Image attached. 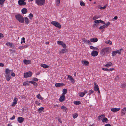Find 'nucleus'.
Returning <instances> with one entry per match:
<instances>
[{
    "label": "nucleus",
    "mask_w": 126,
    "mask_h": 126,
    "mask_svg": "<svg viewBox=\"0 0 126 126\" xmlns=\"http://www.w3.org/2000/svg\"><path fill=\"white\" fill-rule=\"evenodd\" d=\"M98 54V53L97 51H93L91 53V55L93 57H95Z\"/></svg>",
    "instance_id": "obj_9"
},
{
    "label": "nucleus",
    "mask_w": 126,
    "mask_h": 126,
    "mask_svg": "<svg viewBox=\"0 0 126 126\" xmlns=\"http://www.w3.org/2000/svg\"><path fill=\"white\" fill-rule=\"evenodd\" d=\"M44 109V108L42 107H41L39 108L38 109V111H42Z\"/></svg>",
    "instance_id": "obj_50"
},
{
    "label": "nucleus",
    "mask_w": 126,
    "mask_h": 126,
    "mask_svg": "<svg viewBox=\"0 0 126 126\" xmlns=\"http://www.w3.org/2000/svg\"><path fill=\"white\" fill-rule=\"evenodd\" d=\"M35 3L38 6L44 5L45 3V0H35Z\"/></svg>",
    "instance_id": "obj_3"
},
{
    "label": "nucleus",
    "mask_w": 126,
    "mask_h": 126,
    "mask_svg": "<svg viewBox=\"0 0 126 126\" xmlns=\"http://www.w3.org/2000/svg\"><path fill=\"white\" fill-rule=\"evenodd\" d=\"M27 9L26 8H23L21 10L22 13L23 14H26L27 12Z\"/></svg>",
    "instance_id": "obj_23"
},
{
    "label": "nucleus",
    "mask_w": 126,
    "mask_h": 126,
    "mask_svg": "<svg viewBox=\"0 0 126 126\" xmlns=\"http://www.w3.org/2000/svg\"><path fill=\"white\" fill-rule=\"evenodd\" d=\"M32 79L35 81H37L38 80V79L36 78H33Z\"/></svg>",
    "instance_id": "obj_54"
},
{
    "label": "nucleus",
    "mask_w": 126,
    "mask_h": 126,
    "mask_svg": "<svg viewBox=\"0 0 126 126\" xmlns=\"http://www.w3.org/2000/svg\"><path fill=\"white\" fill-rule=\"evenodd\" d=\"M68 78L69 80H70L71 82H75V80L72 76L70 75H68Z\"/></svg>",
    "instance_id": "obj_17"
},
{
    "label": "nucleus",
    "mask_w": 126,
    "mask_h": 126,
    "mask_svg": "<svg viewBox=\"0 0 126 126\" xmlns=\"http://www.w3.org/2000/svg\"><path fill=\"white\" fill-rule=\"evenodd\" d=\"M108 122V119L106 117H104L102 120V122L103 123H107Z\"/></svg>",
    "instance_id": "obj_25"
},
{
    "label": "nucleus",
    "mask_w": 126,
    "mask_h": 126,
    "mask_svg": "<svg viewBox=\"0 0 126 126\" xmlns=\"http://www.w3.org/2000/svg\"><path fill=\"white\" fill-rule=\"evenodd\" d=\"M107 6V5H105V6H103V7H99L98 8L101 10L104 9L106 8V7Z\"/></svg>",
    "instance_id": "obj_38"
},
{
    "label": "nucleus",
    "mask_w": 126,
    "mask_h": 126,
    "mask_svg": "<svg viewBox=\"0 0 126 126\" xmlns=\"http://www.w3.org/2000/svg\"><path fill=\"white\" fill-rule=\"evenodd\" d=\"M15 118V116L14 115L12 117L10 118V119L11 120L14 119Z\"/></svg>",
    "instance_id": "obj_58"
},
{
    "label": "nucleus",
    "mask_w": 126,
    "mask_h": 126,
    "mask_svg": "<svg viewBox=\"0 0 126 126\" xmlns=\"http://www.w3.org/2000/svg\"><path fill=\"white\" fill-rule=\"evenodd\" d=\"M51 23L54 26L57 27L59 29H60L61 27L60 24L57 21H52L51 22Z\"/></svg>",
    "instance_id": "obj_4"
},
{
    "label": "nucleus",
    "mask_w": 126,
    "mask_h": 126,
    "mask_svg": "<svg viewBox=\"0 0 126 126\" xmlns=\"http://www.w3.org/2000/svg\"><path fill=\"white\" fill-rule=\"evenodd\" d=\"M57 43L58 44L61 45L63 44V41H59L57 42Z\"/></svg>",
    "instance_id": "obj_37"
},
{
    "label": "nucleus",
    "mask_w": 126,
    "mask_h": 126,
    "mask_svg": "<svg viewBox=\"0 0 126 126\" xmlns=\"http://www.w3.org/2000/svg\"><path fill=\"white\" fill-rule=\"evenodd\" d=\"M25 0H19L18 1V4L20 6H23L25 5L26 4V2L24 1Z\"/></svg>",
    "instance_id": "obj_8"
},
{
    "label": "nucleus",
    "mask_w": 126,
    "mask_h": 126,
    "mask_svg": "<svg viewBox=\"0 0 126 126\" xmlns=\"http://www.w3.org/2000/svg\"><path fill=\"white\" fill-rule=\"evenodd\" d=\"M62 47L64 48H66V44L64 43H63V44H62V45H61Z\"/></svg>",
    "instance_id": "obj_51"
},
{
    "label": "nucleus",
    "mask_w": 126,
    "mask_h": 126,
    "mask_svg": "<svg viewBox=\"0 0 126 126\" xmlns=\"http://www.w3.org/2000/svg\"><path fill=\"white\" fill-rule=\"evenodd\" d=\"M11 75L13 77H14L15 76V74L14 73H13V72H11Z\"/></svg>",
    "instance_id": "obj_56"
},
{
    "label": "nucleus",
    "mask_w": 126,
    "mask_h": 126,
    "mask_svg": "<svg viewBox=\"0 0 126 126\" xmlns=\"http://www.w3.org/2000/svg\"><path fill=\"white\" fill-rule=\"evenodd\" d=\"M100 20H96L94 21V22L96 23H99Z\"/></svg>",
    "instance_id": "obj_57"
},
{
    "label": "nucleus",
    "mask_w": 126,
    "mask_h": 126,
    "mask_svg": "<svg viewBox=\"0 0 126 126\" xmlns=\"http://www.w3.org/2000/svg\"><path fill=\"white\" fill-rule=\"evenodd\" d=\"M105 115L104 114H101L98 116V120H100L102 119V118L105 117Z\"/></svg>",
    "instance_id": "obj_19"
},
{
    "label": "nucleus",
    "mask_w": 126,
    "mask_h": 126,
    "mask_svg": "<svg viewBox=\"0 0 126 126\" xmlns=\"http://www.w3.org/2000/svg\"><path fill=\"white\" fill-rule=\"evenodd\" d=\"M112 64L111 63L109 62L106 64L105 65V66L107 67H109L110 66L112 65Z\"/></svg>",
    "instance_id": "obj_28"
},
{
    "label": "nucleus",
    "mask_w": 126,
    "mask_h": 126,
    "mask_svg": "<svg viewBox=\"0 0 126 126\" xmlns=\"http://www.w3.org/2000/svg\"><path fill=\"white\" fill-rule=\"evenodd\" d=\"M94 91L95 92L98 91V93H100V91L98 85L95 82H94Z\"/></svg>",
    "instance_id": "obj_7"
},
{
    "label": "nucleus",
    "mask_w": 126,
    "mask_h": 126,
    "mask_svg": "<svg viewBox=\"0 0 126 126\" xmlns=\"http://www.w3.org/2000/svg\"><path fill=\"white\" fill-rule=\"evenodd\" d=\"M13 70H9L8 68H7L5 70V73L6 75H10V73L13 72Z\"/></svg>",
    "instance_id": "obj_11"
},
{
    "label": "nucleus",
    "mask_w": 126,
    "mask_h": 126,
    "mask_svg": "<svg viewBox=\"0 0 126 126\" xmlns=\"http://www.w3.org/2000/svg\"><path fill=\"white\" fill-rule=\"evenodd\" d=\"M63 93L62 95H65V94L67 93V90L66 89H63Z\"/></svg>",
    "instance_id": "obj_31"
},
{
    "label": "nucleus",
    "mask_w": 126,
    "mask_h": 126,
    "mask_svg": "<svg viewBox=\"0 0 126 126\" xmlns=\"http://www.w3.org/2000/svg\"><path fill=\"white\" fill-rule=\"evenodd\" d=\"M61 108L62 109H64V110H66L67 109V108L66 107H65L63 106L61 107Z\"/></svg>",
    "instance_id": "obj_49"
},
{
    "label": "nucleus",
    "mask_w": 126,
    "mask_h": 126,
    "mask_svg": "<svg viewBox=\"0 0 126 126\" xmlns=\"http://www.w3.org/2000/svg\"><path fill=\"white\" fill-rule=\"evenodd\" d=\"M98 18V17H97L96 16H94L93 18V19L94 20H95L96 19H97Z\"/></svg>",
    "instance_id": "obj_62"
},
{
    "label": "nucleus",
    "mask_w": 126,
    "mask_h": 126,
    "mask_svg": "<svg viewBox=\"0 0 126 126\" xmlns=\"http://www.w3.org/2000/svg\"><path fill=\"white\" fill-rule=\"evenodd\" d=\"M29 82L28 81H26L25 82H24L23 83V85L24 86H26L27 85H29Z\"/></svg>",
    "instance_id": "obj_45"
},
{
    "label": "nucleus",
    "mask_w": 126,
    "mask_h": 126,
    "mask_svg": "<svg viewBox=\"0 0 126 126\" xmlns=\"http://www.w3.org/2000/svg\"><path fill=\"white\" fill-rule=\"evenodd\" d=\"M65 99V95H62L60 96V98L59 100L60 102H63Z\"/></svg>",
    "instance_id": "obj_14"
},
{
    "label": "nucleus",
    "mask_w": 126,
    "mask_h": 126,
    "mask_svg": "<svg viewBox=\"0 0 126 126\" xmlns=\"http://www.w3.org/2000/svg\"><path fill=\"white\" fill-rule=\"evenodd\" d=\"M105 126H111L110 124H105Z\"/></svg>",
    "instance_id": "obj_64"
},
{
    "label": "nucleus",
    "mask_w": 126,
    "mask_h": 126,
    "mask_svg": "<svg viewBox=\"0 0 126 126\" xmlns=\"http://www.w3.org/2000/svg\"><path fill=\"white\" fill-rule=\"evenodd\" d=\"M32 72L29 71L24 73V77L25 78L31 77L32 75Z\"/></svg>",
    "instance_id": "obj_6"
},
{
    "label": "nucleus",
    "mask_w": 126,
    "mask_h": 126,
    "mask_svg": "<svg viewBox=\"0 0 126 126\" xmlns=\"http://www.w3.org/2000/svg\"><path fill=\"white\" fill-rule=\"evenodd\" d=\"M112 55L113 56H114L117 54L116 52L114 51H113L111 53Z\"/></svg>",
    "instance_id": "obj_44"
},
{
    "label": "nucleus",
    "mask_w": 126,
    "mask_h": 126,
    "mask_svg": "<svg viewBox=\"0 0 126 126\" xmlns=\"http://www.w3.org/2000/svg\"><path fill=\"white\" fill-rule=\"evenodd\" d=\"M106 44L111 45L112 44V43L111 41L110 40H109L107 42H106Z\"/></svg>",
    "instance_id": "obj_46"
},
{
    "label": "nucleus",
    "mask_w": 126,
    "mask_h": 126,
    "mask_svg": "<svg viewBox=\"0 0 126 126\" xmlns=\"http://www.w3.org/2000/svg\"><path fill=\"white\" fill-rule=\"evenodd\" d=\"M81 63L85 65H87L89 64V63L87 61H82Z\"/></svg>",
    "instance_id": "obj_22"
},
{
    "label": "nucleus",
    "mask_w": 126,
    "mask_h": 126,
    "mask_svg": "<svg viewBox=\"0 0 126 126\" xmlns=\"http://www.w3.org/2000/svg\"><path fill=\"white\" fill-rule=\"evenodd\" d=\"M90 41L93 42H97L98 39L96 38H94L90 39Z\"/></svg>",
    "instance_id": "obj_21"
},
{
    "label": "nucleus",
    "mask_w": 126,
    "mask_h": 126,
    "mask_svg": "<svg viewBox=\"0 0 126 126\" xmlns=\"http://www.w3.org/2000/svg\"><path fill=\"white\" fill-rule=\"evenodd\" d=\"M17 99L16 97L14 98L13 103L11 105L13 107L17 104Z\"/></svg>",
    "instance_id": "obj_10"
},
{
    "label": "nucleus",
    "mask_w": 126,
    "mask_h": 126,
    "mask_svg": "<svg viewBox=\"0 0 126 126\" xmlns=\"http://www.w3.org/2000/svg\"><path fill=\"white\" fill-rule=\"evenodd\" d=\"M22 40L23 41L24 43L25 42V38L24 37H22Z\"/></svg>",
    "instance_id": "obj_63"
},
{
    "label": "nucleus",
    "mask_w": 126,
    "mask_h": 126,
    "mask_svg": "<svg viewBox=\"0 0 126 126\" xmlns=\"http://www.w3.org/2000/svg\"><path fill=\"white\" fill-rule=\"evenodd\" d=\"M40 66L41 67L45 68H48L49 67V66L48 65H47L46 64H41L40 65Z\"/></svg>",
    "instance_id": "obj_26"
},
{
    "label": "nucleus",
    "mask_w": 126,
    "mask_h": 126,
    "mask_svg": "<svg viewBox=\"0 0 126 126\" xmlns=\"http://www.w3.org/2000/svg\"><path fill=\"white\" fill-rule=\"evenodd\" d=\"M64 84L62 83H56L55 84L56 87H59L60 86H62Z\"/></svg>",
    "instance_id": "obj_20"
},
{
    "label": "nucleus",
    "mask_w": 126,
    "mask_h": 126,
    "mask_svg": "<svg viewBox=\"0 0 126 126\" xmlns=\"http://www.w3.org/2000/svg\"><path fill=\"white\" fill-rule=\"evenodd\" d=\"M33 16V15L32 14V13H30L28 16L30 18V19H32V17Z\"/></svg>",
    "instance_id": "obj_40"
},
{
    "label": "nucleus",
    "mask_w": 126,
    "mask_h": 126,
    "mask_svg": "<svg viewBox=\"0 0 126 126\" xmlns=\"http://www.w3.org/2000/svg\"><path fill=\"white\" fill-rule=\"evenodd\" d=\"M6 45L7 46H9L11 47H12V43L10 42H8L6 43Z\"/></svg>",
    "instance_id": "obj_35"
},
{
    "label": "nucleus",
    "mask_w": 126,
    "mask_h": 126,
    "mask_svg": "<svg viewBox=\"0 0 126 126\" xmlns=\"http://www.w3.org/2000/svg\"><path fill=\"white\" fill-rule=\"evenodd\" d=\"M60 0H57L56 2V5L57 6H59L60 4Z\"/></svg>",
    "instance_id": "obj_39"
},
{
    "label": "nucleus",
    "mask_w": 126,
    "mask_h": 126,
    "mask_svg": "<svg viewBox=\"0 0 126 126\" xmlns=\"http://www.w3.org/2000/svg\"><path fill=\"white\" fill-rule=\"evenodd\" d=\"M110 48L109 47H106L102 49L100 52V55L102 56L105 55L106 54H108L109 52Z\"/></svg>",
    "instance_id": "obj_1"
},
{
    "label": "nucleus",
    "mask_w": 126,
    "mask_h": 126,
    "mask_svg": "<svg viewBox=\"0 0 126 126\" xmlns=\"http://www.w3.org/2000/svg\"><path fill=\"white\" fill-rule=\"evenodd\" d=\"M110 22H108L104 25L102 26L99 28V29L100 30H102L103 31H104V29L106 28H107L109 25H110Z\"/></svg>",
    "instance_id": "obj_5"
},
{
    "label": "nucleus",
    "mask_w": 126,
    "mask_h": 126,
    "mask_svg": "<svg viewBox=\"0 0 126 126\" xmlns=\"http://www.w3.org/2000/svg\"><path fill=\"white\" fill-rule=\"evenodd\" d=\"M72 116L73 118L74 119H75L77 117H78V114L76 113H75L73 114Z\"/></svg>",
    "instance_id": "obj_33"
},
{
    "label": "nucleus",
    "mask_w": 126,
    "mask_h": 126,
    "mask_svg": "<svg viewBox=\"0 0 126 126\" xmlns=\"http://www.w3.org/2000/svg\"><path fill=\"white\" fill-rule=\"evenodd\" d=\"M3 35L2 34L0 33V39L1 38H2L3 37Z\"/></svg>",
    "instance_id": "obj_60"
},
{
    "label": "nucleus",
    "mask_w": 126,
    "mask_h": 126,
    "mask_svg": "<svg viewBox=\"0 0 126 126\" xmlns=\"http://www.w3.org/2000/svg\"><path fill=\"white\" fill-rule=\"evenodd\" d=\"M24 19L25 23L26 24H28L30 21V20L27 17H25Z\"/></svg>",
    "instance_id": "obj_30"
},
{
    "label": "nucleus",
    "mask_w": 126,
    "mask_h": 126,
    "mask_svg": "<svg viewBox=\"0 0 126 126\" xmlns=\"http://www.w3.org/2000/svg\"><path fill=\"white\" fill-rule=\"evenodd\" d=\"M90 48L91 49L95 50H97L98 49V48H97L96 47H94L92 46H90Z\"/></svg>",
    "instance_id": "obj_34"
},
{
    "label": "nucleus",
    "mask_w": 126,
    "mask_h": 126,
    "mask_svg": "<svg viewBox=\"0 0 126 126\" xmlns=\"http://www.w3.org/2000/svg\"><path fill=\"white\" fill-rule=\"evenodd\" d=\"M102 69L104 71H109V69L105 68H102Z\"/></svg>",
    "instance_id": "obj_52"
},
{
    "label": "nucleus",
    "mask_w": 126,
    "mask_h": 126,
    "mask_svg": "<svg viewBox=\"0 0 126 126\" xmlns=\"http://www.w3.org/2000/svg\"><path fill=\"white\" fill-rule=\"evenodd\" d=\"M80 5L82 6H84L85 5V3L82 0L80 1Z\"/></svg>",
    "instance_id": "obj_36"
},
{
    "label": "nucleus",
    "mask_w": 126,
    "mask_h": 126,
    "mask_svg": "<svg viewBox=\"0 0 126 126\" xmlns=\"http://www.w3.org/2000/svg\"><path fill=\"white\" fill-rule=\"evenodd\" d=\"M31 60H23L24 63L26 64L31 63Z\"/></svg>",
    "instance_id": "obj_18"
},
{
    "label": "nucleus",
    "mask_w": 126,
    "mask_h": 126,
    "mask_svg": "<svg viewBox=\"0 0 126 126\" xmlns=\"http://www.w3.org/2000/svg\"><path fill=\"white\" fill-rule=\"evenodd\" d=\"M99 22V23H102L104 24H105V22L104 21L102 20H100V21Z\"/></svg>",
    "instance_id": "obj_55"
},
{
    "label": "nucleus",
    "mask_w": 126,
    "mask_h": 126,
    "mask_svg": "<svg viewBox=\"0 0 126 126\" xmlns=\"http://www.w3.org/2000/svg\"><path fill=\"white\" fill-rule=\"evenodd\" d=\"M67 49L66 48L64 49H61L59 52V53L60 54H63L64 53H66L67 51Z\"/></svg>",
    "instance_id": "obj_13"
},
{
    "label": "nucleus",
    "mask_w": 126,
    "mask_h": 126,
    "mask_svg": "<svg viewBox=\"0 0 126 126\" xmlns=\"http://www.w3.org/2000/svg\"><path fill=\"white\" fill-rule=\"evenodd\" d=\"M94 91L92 89L90 90L89 91L88 95H90L92 93H94Z\"/></svg>",
    "instance_id": "obj_42"
},
{
    "label": "nucleus",
    "mask_w": 126,
    "mask_h": 126,
    "mask_svg": "<svg viewBox=\"0 0 126 126\" xmlns=\"http://www.w3.org/2000/svg\"><path fill=\"white\" fill-rule=\"evenodd\" d=\"M36 96V97L39 99L42 100L44 99V98L41 96L40 94H39Z\"/></svg>",
    "instance_id": "obj_24"
},
{
    "label": "nucleus",
    "mask_w": 126,
    "mask_h": 126,
    "mask_svg": "<svg viewBox=\"0 0 126 126\" xmlns=\"http://www.w3.org/2000/svg\"><path fill=\"white\" fill-rule=\"evenodd\" d=\"M24 119L22 117H19L17 118V121L19 123H22L23 122Z\"/></svg>",
    "instance_id": "obj_12"
},
{
    "label": "nucleus",
    "mask_w": 126,
    "mask_h": 126,
    "mask_svg": "<svg viewBox=\"0 0 126 126\" xmlns=\"http://www.w3.org/2000/svg\"><path fill=\"white\" fill-rule=\"evenodd\" d=\"M5 0H0V4H3Z\"/></svg>",
    "instance_id": "obj_47"
},
{
    "label": "nucleus",
    "mask_w": 126,
    "mask_h": 126,
    "mask_svg": "<svg viewBox=\"0 0 126 126\" xmlns=\"http://www.w3.org/2000/svg\"><path fill=\"white\" fill-rule=\"evenodd\" d=\"M126 110V107L124 108L121 111V115L122 116L124 115L125 114V110Z\"/></svg>",
    "instance_id": "obj_27"
},
{
    "label": "nucleus",
    "mask_w": 126,
    "mask_h": 126,
    "mask_svg": "<svg viewBox=\"0 0 126 126\" xmlns=\"http://www.w3.org/2000/svg\"><path fill=\"white\" fill-rule=\"evenodd\" d=\"M83 40L84 43L87 44H90V41L89 40H87L86 39L84 38L83 39Z\"/></svg>",
    "instance_id": "obj_29"
},
{
    "label": "nucleus",
    "mask_w": 126,
    "mask_h": 126,
    "mask_svg": "<svg viewBox=\"0 0 126 126\" xmlns=\"http://www.w3.org/2000/svg\"><path fill=\"white\" fill-rule=\"evenodd\" d=\"M115 51L116 53V54H118L119 55H120L121 54V52H120V50H118Z\"/></svg>",
    "instance_id": "obj_48"
},
{
    "label": "nucleus",
    "mask_w": 126,
    "mask_h": 126,
    "mask_svg": "<svg viewBox=\"0 0 126 126\" xmlns=\"http://www.w3.org/2000/svg\"><path fill=\"white\" fill-rule=\"evenodd\" d=\"M35 103L38 106H39L40 104V103L39 102H38L37 101H35Z\"/></svg>",
    "instance_id": "obj_53"
},
{
    "label": "nucleus",
    "mask_w": 126,
    "mask_h": 126,
    "mask_svg": "<svg viewBox=\"0 0 126 126\" xmlns=\"http://www.w3.org/2000/svg\"><path fill=\"white\" fill-rule=\"evenodd\" d=\"M97 25L98 24L95 23L93 24V27H97Z\"/></svg>",
    "instance_id": "obj_61"
},
{
    "label": "nucleus",
    "mask_w": 126,
    "mask_h": 126,
    "mask_svg": "<svg viewBox=\"0 0 126 126\" xmlns=\"http://www.w3.org/2000/svg\"><path fill=\"white\" fill-rule=\"evenodd\" d=\"M120 110V108H112L111 109V110L114 112L118 111Z\"/></svg>",
    "instance_id": "obj_15"
},
{
    "label": "nucleus",
    "mask_w": 126,
    "mask_h": 126,
    "mask_svg": "<svg viewBox=\"0 0 126 126\" xmlns=\"http://www.w3.org/2000/svg\"><path fill=\"white\" fill-rule=\"evenodd\" d=\"M74 103L75 104L78 105L80 104L81 103V102L79 101H75Z\"/></svg>",
    "instance_id": "obj_43"
},
{
    "label": "nucleus",
    "mask_w": 126,
    "mask_h": 126,
    "mask_svg": "<svg viewBox=\"0 0 126 126\" xmlns=\"http://www.w3.org/2000/svg\"><path fill=\"white\" fill-rule=\"evenodd\" d=\"M29 83H31L32 84H33L34 86H37V83L34 82V81H30L29 82Z\"/></svg>",
    "instance_id": "obj_32"
},
{
    "label": "nucleus",
    "mask_w": 126,
    "mask_h": 126,
    "mask_svg": "<svg viewBox=\"0 0 126 126\" xmlns=\"http://www.w3.org/2000/svg\"><path fill=\"white\" fill-rule=\"evenodd\" d=\"M15 17L19 22L22 23L24 22V17L20 15L17 14L15 16Z\"/></svg>",
    "instance_id": "obj_2"
},
{
    "label": "nucleus",
    "mask_w": 126,
    "mask_h": 126,
    "mask_svg": "<svg viewBox=\"0 0 126 126\" xmlns=\"http://www.w3.org/2000/svg\"><path fill=\"white\" fill-rule=\"evenodd\" d=\"M5 78L6 80L7 81H9L11 78V77L10 75H6Z\"/></svg>",
    "instance_id": "obj_16"
},
{
    "label": "nucleus",
    "mask_w": 126,
    "mask_h": 126,
    "mask_svg": "<svg viewBox=\"0 0 126 126\" xmlns=\"http://www.w3.org/2000/svg\"><path fill=\"white\" fill-rule=\"evenodd\" d=\"M84 95V94L83 93V92L80 93L79 94V96L80 97H83Z\"/></svg>",
    "instance_id": "obj_41"
},
{
    "label": "nucleus",
    "mask_w": 126,
    "mask_h": 126,
    "mask_svg": "<svg viewBox=\"0 0 126 126\" xmlns=\"http://www.w3.org/2000/svg\"><path fill=\"white\" fill-rule=\"evenodd\" d=\"M119 77V75L117 76L115 78V79L116 80H118Z\"/></svg>",
    "instance_id": "obj_59"
}]
</instances>
